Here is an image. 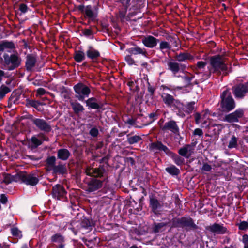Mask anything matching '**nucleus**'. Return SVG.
Returning <instances> with one entry per match:
<instances>
[{"label": "nucleus", "instance_id": "f3484780", "mask_svg": "<svg viewBox=\"0 0 248 248\" xmlns=\"http://www.w3.org/2000/svg\"><path fill=\"white\" fill-rule=\"evenodd\" d=\"M66 192L63 186L60 184H57L52 188V194L53 197L58 200L63 197Z\"/></svg>", "mask_w": 248, "mask_h": 248}, {"label": "nucleus", "instance_id": "a878e982", "mask_svg": "<svg viewBox=\"0 0 248 248\" xmlns=\"http://www.w3.org/2000/svg\"><path fill=\"white\" fill-rule=\"evenodd\" d=\"M70 103L72 109L76 114H78L80 112H82L84 110L83 106L79 103L77 101H73L72 100H71Z\"/></svg>", "mask_w": 248, "mask_h": 248}, {"label": "nucleus", "instance_id": "72a5a7b5", "mask_svg": "<svg viewBox=\"0 0 248 248\" xmlns=\"http://www.w3.org/2000/svg\"><path fill=\"white\" fill-rule=\"evenodd\" d=\"M53 170V173L57 174H64L66 172V169L64 165L62 164H59L54 167L52 170Z\"/></svg>", "mask_w": 248, "mask_h": 248}, {"label": "nucleus", "instance_id": "6ab92c4d", "mask_svg": "<svg viewBox=\"0 0 248 248\" xmlns=\"http://www.w3.org/2000/svg\"><path fill=\"white\" fill-rule=\"evenodd\" d=\"M194 150V146L190 144H186L182 148H181L178 153L186 158H189L193 153Z\"/></svg>", "mask_w": 248, "mask_h": 248}, {"label": "nucleus", "instance_id": "b1692460", "mask_svg": "<svg viewBox=\"0 0 248 248\" xmlns=\"http://www.w3.org/2000/svg\"><path fill=\"white\" fill-rule=\"evenodd\" d=\"M176 59L179 62H183L186 60H194V56L187 52L180 53L177 54Z\"/></svg>", "mask_w": 248, "mask_h": 248}, {"label": "nucleus", "instance_id": "473e14b6", "mask_svg": "<svg viewBox=\"0 0 248 248\" xmlns=\"http://www.w3.org/2000/svg\"><path fill=\"white\" fill-rule=\"evenodd\" d=\"M206 114H201L199 113H196L194 114L195 120L196 124H199L202 123L203 124L206 123Z\"/></svg>", "mask_w": 248, "mask_h": 248}, {"label": "nucleus", "instance_id": "58836bf2", "mask_svg": "<svg viewBox=\"0 0 248 248\" xmlns=\"http://www.w3.org/2000/svg\"><path fill=\"white\" fill-rule=\"evenodd\" d=\"M142 140L141 138L138 135H134L133 136L128 138L127 141L130 144H133L138 143Z\"/></svg>", "mask_w": 248, "mask_h": 248}, {"label": "nucleus", "instance_id": "e433bc0d", "mask_svg": "<svg viewBox=\"0 0 248 248\" xmlns=\"http://www.w3.org/2000/svg\"><path fill=\"white\" fill-rule=\"evenodd\" d=\"M10 92V89L9 87L2 85L0 87V100L3 99L5 95Z\"/></svg>", "mask_w": 248, "mask_h": 248}, {"label": "nucleus", "instance_id": "f257e3e1", "mask_svg": "<svg viewBox=\"0 0 248 248\" xmlns=\"http://www.w3.org/2000/svg\"><path fill=\"white\" fill-rule=\"evenodd\" d=\"M171 227L182 228L186 231L196 230L199 227L194 223L193 219L190 217H183L174 218L171 220Z\"/></svg>", "mask_w": 248, "mask_h": 248}, {"label": "nucleus", "instance_id": "864d4df0", "mask_svg": "<svg viewBox=\"0 0 248 248\" xmlns=\"http://www.w3.org/2000/svg\"><path fill=\"white\" fill-rule=\"evenodd\" d=\"M239 229L241 230L248 229V222L245 221L241 222L239 225Z\"/></svg>", "mask_w": 248, "mask_h": 248}, {"label": "nucleus", "instance_id": "79ce46f5", "mask_svg": "<svg viewBox=\"0 0 248 248\" xmlns=\"http://www.w3.org/2000/svg\"><path fill=\"white\" fill-rule=\"evenodd\" d=\"M51 241L61 243L63 241V238L60 234H55L51 237Z\"/></svg>", "mask_w": 248, "mask_h": 248}, {"label": "nucleus", "instance_id": "603ef678", "mask_svg": "<svg viewBox=\"0 0 248 248\" xmlns=\"http://www.w3.org/2000/svg\"><path fill=\"white\" fill-rule=\"evenodd\" d=\"M19 10L21 11L22 13H26L28 9L29 8L27 6V5L24 3H21L19 5Z\"/></svg>", "mask_w": 248, "mask_h": 248}, {"label": "nucleus", "instance_id": "052dcab7", "mask_svg": "<svg viewBox=\"0 0 248 248\" xmlns=\"http://www.w3.org/2000/svg\"><path fill=\"white\" fill-rule=\"evenodd\" d=\"M26 58L27 60L26 62H36V58L32 54L28 55Z\"/></svg>", "mask_w": 248, "mask_h": 248}, {"label": "nucleus", "instance_id": "aec40b11", "mask_svg": "<svg viewBox=\"0 0 248 248\" xmlns=\"http://www.w3.org/2000/svg\"><path fill=\"white\" fill-rule=\"evenodd\" d=\"M150 206L152 209V211L155 214L159 213V209L162 207V205L156 198L154 197L150 198Z\"/></svg>", "mask_w": 248, "mask_h": 248}, {"label": "nucleus", "instance_id": "e2e57ef3", "mask_svg": "<svg viewBox=\"0 0 248 248\" xmlns=\"http://www.w3.org/2000/svg\"><path fill=\"white\" fill-rule=\"evenodd\" d=\"M0 201L2 203L5 204L7 202V198L4 194H1Z\"/></svg>", "mask_w": 248, "mask_h": 248}, {"label": "nucleus", "instance_id": "5fc2aeb1", "mask_svg": "<svg viewBox=\"0 0 248 248\" xmlns=\"http://www.w3.org/2000/svg\"><path fill=\"white\" fill-rule=\"evenodd\" d=\"M35 63H26V67L29 71H35Z\"/></svg>", "mask_w": 248, "mask_h": 248}, {"label": "nucleus", "instance_id": "393cba45", "mask_svg": "<svg viewBox=\"0 0 248 248\" xmlns=\"http://www.w3.org/2000/svg\"><path fill=\"white\" fill-rule=\"evenodd\" d=\"M56 157L54 156H48L46 160V168L47 171L51 170L55 166Z\"/></svg>", "mask_w": 248, "mask_h": 248}, {"label": "nucleus", "instance_id": "09e8293b", "mask_svg": "<svg viewBox=\"0 0 248 248\" xmlns=\"http://www.w3.org/2000/svg\"><path fill=\"white\" fill-rule=\"evenodd\" d=\"M174 160L175 163L178 165H180L184 162V159L176 155H174Z\"/></svg>", "mask_w": 248, "mask_h": 248}, {"label": "nucleus", "instance_id": "7c9ffc66", "mask_svg": "<svg viewBox=\"0 0 248 248\" xmlns=\"http://www.w3.org/2000/svg\"><path fill=\"white\" fill-rule=\"evenodd\" d=\"M212 68L213 71H225L227 69V66L225 63H211Z\"/></svg>", "mask_w": 248, "mask_h": 248}, {"label": "nucleus", "instance_id": "0eeeda50", "mask_svg": "<svg viewBox=\"0 0 248 248\" xmlns=\"http://www.w3.org/2000/svg\"><path fill=\"white\" fill-rule=\"evenodd\" d=\"M18 177L22 182L31 186L36 185L39 181L35 174L28 173L26 172H21L18 173Z\"/></svg>", "mask_w": 248, "mask_h": 248}, {"label": "nucleus", "instance_id": "a18cd8bd", "mask_svg": "<svg viewBox=\"0 0 248 248\" xmlns=\"http://www.w3.org/2000/svg\"><path fill=\"white\" fill-rule=\"evenodd\" d=\"M13 181V177L9 174H4V179L3 182L6 184H8Z\"/></svg>", "mask_w": 248, "mask_h": 248}, {"label": "nucleus", "instance_id": "f8f14e48", "mask_svg": "<svg viewBox=\"0 0 248 248\" xmlns=\"http://www.w3.org/2000/svg\"><path fill=\"white\" fill-rule=\"evenodd\" d=\"M15 48V44L12 41L3 40L0 41V56L4 51L9 53L14 52Z\"/></svg>", "mask_w": 248, "mask_h": 248}, {"label": "nucleus", "instance_id": "4d7b16f0", "mask_svg": "<svg viewBox=\"0 0 248 248\" xmlns=\"http://www.w3.org/2000/svg\"><path fill=\"white\" fill-rule=\"evenodd\" d=\"M183 80L184 82V87H187L190 84L191 78L187 76H185L183 78Z\"/></svg>", "mask_w": 248, "mask_h": 248}, {"label": "nucleus", "instance_id": "423d86ee", "mask_svg": "<svg viewBox=\"0 0 248 248\" xmlns=\"http://www.w3.org/2000/svg\"><path fill=\"white\" fill-rule=\"evenodd\" d=\"M161 98L163 102L169 107L174 109H180L182 108V104L181 102L168 93H163L161 95Z\"/></svg>", "mask_w": 248, "mask_h": 248}, {"label": "nucleus", "instance_id": "13d9d810", "mask_svg": "<svg viewBox=\"0 0 248 248\" xmlns=\"http://www.w3.org/2000/svg\"><path fill=\"white\" fill-rule=\"evenodd\" d=\"M83 35L87 37H89L93 34V31L90 29H85L82 31Z\"/></svg>", "mask_w": 248, "mask_h": 248}, {"label": "nucleus", "instance_id": "ea45409f", "mask_svg": "<svg viewBox=\"0 0 248 248\" xmlns=\"http://www.w3.org/2000/svg\"><path fill=\"white\" fill-rule=\"evenodd\" d=\"M209 62H225L224 57L221 55H217L210 58Z\"/></svg>", "mask_w": 248, "mask_h": 248}, {"label": "nucleus", "instance_id": "0e129e2a", "mask_svg": "<svg viewBox=\"0 0 248 248\" xmlns=\"http://www.w3.org/2000/svg\"><path fill=\"white\" fill-rule=\"evenodd\" d=\"M194 134L196 135L202 136L203 135V132L200 128H196L194 131Z\"/></svg>", "mask_w": 248, "mask_h": 248}, {"label": "nucleus", "instance_id": "dca6fc26", "mask_svg": "<svg viewBox=\"0 0 248 248\" xmlns=\"http://www.w3.org/2000/svg\"><path fill=\"white\" fill-rule=\"evenodd\" d=\"M206 229L212 232L217 234H223L228 232L227 229L222 224L214 223L212 225L207 226Z\"/></svg>", "mask_w": 248, "mask_h": 248}, {"label": "nucleus", "instance_id": "a211bd4d", "mask_svg": "<svg viewBox=\"0 0 248 248\" xmlns=\"http://www.w3.org/2000/svg\"><path fill=\"white\" fill-rule=\"evenodd\" d=\"M126 51L131 55H142L143 56L147 57L148 55L145 48H142L135 44H134L132 47L126 49Z\"/></svg>", "mask_w": 248, "mask_h": 248}, {"label": "nucleus", "instance_id": "37998d69", "mask_svg": "<svg viewBox=\"0 0 248 248\" xmlns=\"http://www.w3.org/2000/svg\"><path fill=\"white\" fill-rule=\"evenodd\" d=\"M60 95L62 97H63L64 99L70 98V93L69 91L64 87L61 89Z\"/></svg>", "mask_w": 248, "mask_h": 248}, {"label": "nucleus", "instance_id": "bb28decb", "mask_svg": "<svg viewBox=\"0 0 248 248\" xmlns=\"http://www.w3.org/2000/svg\"><path fill=\"white\" fill-rule=\"evenodd\" d=\"M87 106L93 109H99L100 108V105L97 102V99L94 97H91L85 101Z\"/></svg>", "mask_w": 248, "mask_h": 248}, {"label": "nucleus", "instance_id": "2f4dec72", "mask_svg": "<svg viewBox=\"0 0 248 248\" xmlns=\"http://www.w3.org/2000/svg\"><path fill=\"white\" fill-rule=\"evenodd\" d=\"M74 58L77 62H81L85 60V54L82 50H76L75 52Z\"/></svg>", "mask_w": 248, "mask_h": 248}, {"label": "nucleus", "instance_id": "c756f323", "mask_svg": "<svg viewBox=\"0 0 248 248\" xmlns=\"http://www.w3.org/2000/svg\"><path fill=\"white\" fill-rule=\"evenodd\" d=\"M40 105H42V103L38 101L30 99H26L25 100V105L27 107H33L38 111H40L39 108V106Z\"/></svg>", "mask_w": 248, "mask_h": 248}, {"label": "nucleus", "instance_id": "7ed1b4c3", "mask_svg": "<svg viewBox=\"0 0 248 248\" xmlns=\"http://www.w3.org/2000/svg\"><path fill=\"white\" fill-rule=\"evenodd\" d=\"M220 106L223 110L230 111L235 107V103L231 92L227 89L224 91L220 96Z\"/></svg>", "mask_w": 248, "mask_h": 248}, {"label": "nucleus", "instance_id": "c9c22d12", "mask_svg": "<svg viewBox=\"0 0 248 248\" xmlns=\"http://www.w3.org/2000/svg\"><path fill=\"white\" fill-rule=\"evenodd\" d=\"M166 170L167 172L172 175H177L180 173L179 170L174 165L166 168Z\"/></svg>", "mask_w": 248, "mask_h": 248}, {"label": "nucleus", "instance_id": "ddd939ff", "mask_svg": "<svg viewBox=\"0 0 248 248\" xmlns=\"http://www.w3.org/2000/svg\"><path fill=\"white\" fill-rule=\"evenodd\" d=\"M163 131H170L174 134L179 135V128L176 122L173 120L169 121L161 127Z\"/></svg>", "mask_w": 248, "mask_h": 248}, {"label": "nucleus", "instance_id": "774afa93", "mask_svg": "<svg viewBox=\"0 0 248 248\" xmlns=\"http://www.w3.org/2000/svg\"><path fill=\"white\" fill-rule=\"evenodd\" d=\"M148 91L150 93L151 95H153L154 94V93L155 89H154V87L151 86L149 84V86L148 87Z\"/></svg>", "mask_w": 248, "mask_h": 248}, {"label": "nucleus", "instance_id": "c85d7f7f", "mask_svg": "<svg viewBox=\"0 0 248 248\" xmlns=\"http://www.w3.org/2000/svg\"><path fill=\"white\" fill-rule=\"evenodd\" d=\"M159 47L157 48V50H159L162 52H164V50L166 51H170L171 48V46L169 42H167L166 41H159Z\"/></svg>", "mask_w": 248, "mask_h": 248}, {"label": "nucleus", "instance_id": "9b49d317", "mask_svg": "<svg viewBox=\"0 0 248 248\" xmlns=\"http://www.w3.org/2000/svg\"><path fill=\"white\" fill-rule=\"evenodd\" d=\"M106 172V170L104 165H100L98 168H93L87 167L85 170V173L87 175L94 177H101L103 176Z\"/></svg>", "mask_w": 248, "mask_h": 248}, {"label": "nucleus", "instance_id": "4468645a", "mask_svg": "<svg viewBox=\"0 0 248 248\" xmlns=\"http://www.w3.org/2000/svg\"><path fill=\"white\" fill-rule=\"evenodd\" d=\"M103 181L96 178L91 179L87 183V191L89 192L95 191L103 186Z\"/></svg>", "mask_w": 248, "mask_h": 248}, {"label": "nucleus", "instance_id": "2eb2a0df", "mask_svg": "<svg viewBox=\"0 0 248 248\" xmlns=\"http://www.w3.org/2000/svg\"><path fill=\"white\" fill-rule=\"evenodd\" d=\"M141 42L145 46L153 48L156 46L157 44L159 42V39L152 35H147L141 39Z\"/></svg>", "mask_w": 248, "mask_h": 248}, {"label": "nucleus", "instance_id": "f03ea898", "mask_svg": "<svg viewBox=\"0 0 248 248\" xmlns=\"http://www.w3.org/2000/svg\"><path fill=\"white\" fill-rule=\"evenodd\" d=\"M77 9L81 13L84 14L85 18L89 19L88 24L90 21L94 22L98 14V5L94 6L93 7L91 5H87L86 7L83 4L79 5L77 6Z\"/></svg>", "mask_w": 248, "mask_h": 248}, {"label": "nucleus", "instance_id": "4c0bfd02", "mask_svg": "<svg viewBox=\"0 0 248 248\" xmlns=\"http://www.w3.org/2000/svg\"><path fill=\"white\" fill-rule=\"evenodd\" d=\"M20 63H3V68L12 70L19 66Z\"/></svg>", "mask_w": 248, "mask_h": 248}, {"label": "nucleus", "instance_id": "338daca9", "mask_svg": "<svg viewBox=\"0 0 248 248\" xmlns=\"http://www.w3.org/2000/svg\"><path fill=\"white\" fill-rule=\"evenodd\" d=\"M208 46L210 48H214L216 46V43L213 41H209L207 43Z\"/></svg>", "mask_w": 248, "mask_h": 248}, {"label": "nucleus", "instance_id": "4be33fe9", "mask_svg": "<svg viewBox=\"0 0 248 248\" xmlns=\"http://www.w3.org/2000/svg\"><path fill=\"white\" fill-rule=\"evenodd\" d=\"M169 69L174 74L183 71L185 66L179 63H168Z\"/></svg>", "mask_w": 248, "mask_h": 248}, {"label": "nucleus", "instance_id": "9d476101", "mask_svg": "<svg viewBox=\"0 0 248 248\" xmlns=\"http://www.w3.org/2000/svg\"><path fill=\"white\" fill-rule=\"evenodd\" d=\"M32 124L36 126L38 129L46 133L49 132L52 128L51 125L46 120L40 118H32Z\"/></svg>", "mask_w": 248, "mask_h": 248}, {"label": "nucleus", "instance_id": "6e6d98bb", "mask_svg": "<svg viewBox=\"0 0 248 248\" xmlns=\"http://www.w3.org/2000/svg\"><path fill=\"white\" fill-rule=\"evenodd\" d=\"M212 169V167L210 165L207 163H204L202 168V171H210Z\"/></svg>", "mask_w": 248, "mask_h": 248}, {"label": "nucleus", "instance_id": "de8ad7c7", "mask_svg": "<svg viewBox=\"0 0 248 248\" xmlns=\"http://www.w3.org/2000/svg\"><path fill=\"white\" fill-rule=\"evenodd\" d=\"M31 142L35 145V147H37L42 143V141L35 137H32L31 138Z\"/></svg>", "mask_w": 248, "mask_h": 248}, {"label": "nucleus", "instance_id": "cd10ccee", "mask_svg": "<svg viewBox=\"0 0 248 248\" xmlns=\"http://www.w3.org/2000/svg\"><path fill=\"white\" fill-rule=\"evenodd\" d=\"M70 155V152L66 149H60L57 152L58 158L62 160H66Z\"/></svg>", "mask_w": 248, "mask_h": 248}, {"label": "nucleus", "instance_id": "bf43d9fd", "mask_svg": "<svg viewBox=\"0 0 248 248\" xmlns=\"http://www.w3.org/2000/svg\"><path fill=\"white\" fill-rule=\"evenodd\" d=\"M90 134L92 136L95 137L98 134V130L96 128H92L90 131Z\"/></svg>", "mask_w": 248, "mask_h": 248}, {"label": "nucleus", "instance_id": "6e6552de", "mask_svg": "<svg viewBox=\"0 0 248 248\" xmlns=\"http://www.w3.org/2000/svg\"><path fill=\"white\" fill-rule=\"evenodd\" d=\"M149 150L155 153L164 152L169 155H173V153L161 141H156L151 143L149 145Z\"/></svg>", "mask_w": 248, "mask_h": 248}, {"label": "nucleus", "instance_id": "5701e85b", "mask_svg": "<svg viewBox=\"0 0 248 248\" xmlns=\"http://www.w3.org/2000/svg\"><path fill=\"white\" fill-rule=\"evenodd\" d=\"M86 54L88 58L93 60H95L100 57L99 52L91 46L89 47L88 49L86 51Z\"/></svg>", "mask_w": 248, "mask_h": 248}, {"label": "nucleus", "instance_id": "69168bd1", "mask_svg": "<svg viewBox=\"0 0 248 248\" xmlns=\"http://www.w3.org/2000/svg\"><path fill=\"white\" fill-rule=\"evenodd\" d=\"M46 91L44 89L42 88H39L37 91V94L39 95H43L45 93Z\"/></svg>", "mask_w": 248, "mask_h": 248}, {"label": "nucleus", "instance_id": "f704fd0d", "mask_svg": "<svg viewBox=\"0 0 248 248\" xmlns=\"http://www.w3.org/2000/svg\"><path fill=\"white\" fill-rule=\"evenodd\" d=\"M167 223L161 222L155 223L153 227V231L155 233H157L163 230V228L167 225Z\"/></svg>", "mask_w": 248, "mask_h": 248}, {"label": "nucleus", "instance_id": "8fccbe9b", "mask_svg": "<svg viewBox=\"0 0 248 248\" xmlns=\"http://www.w3.org/2000/svg\"><path fill=\"white\" fill-rule=\"evenodd\" d=\"M135 9V6L134 5H133L132 6V7L130 8L129 9V16L130 17H132V16H135L139 12V9L138 8H136V11H132V10H134Z\"/></svg>", "mask_w": 248, "mask_h": 248}, {"label": "nucleus", "instance_id": "3c124183", "mask_svg": "<svg viewBox=\"0 0 248 248\" xmlns=\"http://www.w3.org/2000/svg\"><path fill=\"white\" fill-rule=\"evenodd\" d=\"M213 126L215 127L214 130V134L217 135L219 134L220 133V131H221V129L222 128V126L221 124H215L213 125Z\"/></svg>", "mask_w": 248, "mask_h": 248}, {"label": "nucleus", "instance_id": "20e7f679", "mask_svg": "<svg viewBox=\"0 0 248 248\" xmlns=\"http://www.w3.org/2000/svg\"><path fill=\"white\" fill-rule=\"evenodd\" d=\"M76 93V97L79 101H83L85 98L88 97L91 93V90L86 85L79 83L74 86Z\"/></svg>", "mask_w": 248, "mask_h": 248}, {"label": "nucleus", "instance_id": "a19ab883", "mask_svg": "<svg viewBox=\"0 0 248 248\" xmlns=\"http://www.w3.org/2000/svg\"><path fill=\"white\" fill-rule=\"evenodd\" d=\"M195 101L188 103L186 106L185 111L187 113H191L195 109Z\"/></svg>", "mask_w": 248, "mask_h": 248}, {"label": "nucleus", "instance_id": "39448f33", "mask_svg": "<svg viewBox=\"0 0 248 248\" xmlns=\"http://www.w3.org/2000/svg\"><path fill=\"white\" fill-rule=\"evenodd\" d=\"M239 138L231 133L224 135L222 139V144L229 149H237L238 147Z\"/></svg>", "mask_w": 248, "mask_h": 248}, {"label": "nucleus", "instance_id": "1a4fd4ad", "mask_svg": "<svg viewBox=\"0 0 248 248\" xmlns=\"http://www.w3.org/2000/svg\"><path fill=\"white\" fill-rule=\"evenodd\" d=\"M244 116V110L242 108H238L235 111L226 115L223 118V121L228 123H237L239 119H242Z\"/></svg>", "mask_w": 248, "mask_h": 248}, {"label": "nucleus", "instance_id": "412c9836", "mask_svg": "<svg viewBox=\"0 0 248 248\" xmlns=\"http://www.w3.org/2000/svg\"><path fill=\"white\" fill-rule=\"evenodd\" d=\"M12 54L10 56L6 53H4L3 55V58L4 60V62H18V53L15 49L14 52H12Z\"/></svg>", "mask_w": 248, "mask_h": 248}, {"label": "nucleus", "instance_id": "680f3d73", "mask_svg": "<svg viewBox=\"0 0 248 248\" xmlns=\"http://www.w3.org/2000/svg\"><path fill=\"white\" fill-rule=\"evenodd\" d=\"M127 124L133 125L136 127H138V126L136 124V121L132 119H128L127 121Z\"/></svg>", "mask_w": 248, "mask_h": 248}, {"label": "nucleus", "instance_id": "49530a36", "mask_svg": "<svg viewBox=\"0 0 248 248\" xmlns=\"http://www.w3.org/2000/svg\"><path fill=\"white\" fill-rule=\"evenodd\" d=\"M12 235L14 236L19 237L21 236V231L16 227L12 228L11 230Z\"/></svg>", "mask_w": 248, "mask_h": 248}, {"label": "nucleus", "instance_id": "c03bdc74", "mask_svg": "<svg viewBox=\"0 0 248 248\" xmlns=\"http://www.w3.org/2000/svg\"><path fill=\"white\" fill-rule=\"evenodd\" d=\"M168 40H169L170 42L174 44V46L177 47L178 46L177 40L178 37L175 36H173L171 35H169L166 38Z\"/></svg>", "mask_w": 248, "mask_h": 248}]
</instances>
